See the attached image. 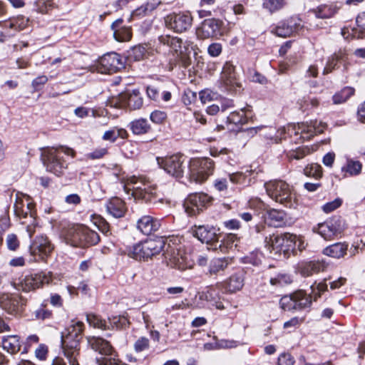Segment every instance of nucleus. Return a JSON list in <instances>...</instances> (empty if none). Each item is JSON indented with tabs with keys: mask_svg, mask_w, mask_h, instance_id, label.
I'll return each instance as SVG.
<instances>
[{
	"mask_svg": "<svg viewBox=\"0 0 365 365\" xmlns=\"http://www.w3.org/2000/svg\"><path fill=\"white\" fill-rule=\"evenodd\" d=\"M222 21L216 19L204 20L196 29L198 39L205 40L222 35Z\"/></svg>",
	"mask_w": 365,
	"mask_h": 365,
	"instance_id": "nucleus-17",
	"label": "nucleus"
},
{
	"mask_svg": "<svg viewBox=\"0 0 365 365\" xmlns=\"http://www.w3.org/2000/svg\"><path fill=\"white\" fill-rule=\"evenodd\" d=\"M34 5L36 11L41 14H46L55 8L53 0H36Z\"/></svg>",
	"mask_w": 365,
	"mask_h": 365,
	"instance_id": "nucleus-47",
	"label": "nucleus"
},
{
	"mask_svg": "<svg viewBox=\"0 0 365 365\" xmlns=\"http://www.w3.org/2000/svg\"><path fill=\"white\" fill-rule=\"evenodd\" d=\"M124 68L123 57L117 53L103 55L91 68L92 71L101 73H115Z\"/></svg>",
	"mask_w": 365,
	"mask_h": 365,
	"instance_id": "nucleus-11",
	"label": "nucleus"
},
{
	"mask_svg": "<svg viewBox=\"0 0 365 365\" xmlns=\"http://www.w3.org/2000/svg\"><path fill=\"white\" fill-rule=\"evenodd\" d=\"M286 5L285 0H262L263 9L270 14H274L282 9Z\"/></svg>",
	"mask_w": 365,
	"mask_h": 365,
	"instance_id": "nucleus-45",
	"label": "nucleus"
},
{
	"mask_svg": "<svg viewBox=\"0 0 365 365\" xmlns=\"http://www.w3.org/2000/svg\"><path fill=\"white\" fill-rule=\"evenodd\" d=\"M362 165L359 161L347 159L346 163L341 168L342 178L358 175L361 172Z\"/></svg>",
	"mask_w": 365,
	"mask_h": 365,
	"instance_id": "nucleus-36",
	"label": "nucleus"
},
{
	"mask_svg": "<svg viewBox=\"0 0 365 365\" xmlns=\"http://www.w3.org/2000/svg\"><path fill=\"white\" fill-rule=\"evenodd\" d=\"M106 207L108 214L115 218L122 217L126 211L124 202L117 197L110 199L106 203Z\"/></svg>",
	"mask_w": 365,
	"mask_h": 365,
	"instance_id": "nucleus-29",
	"label": "nucleus"
},
{
	"mask_svg": "<svg viewBox=\"0 0 365 365\" xmlns=\"http://www.w3.org/2000/svg\"><path fill=\"white\" fill-rule=\"evenodd\" d=\"M220 88L227 92L236 91L240 87L235 72V66L230 62H226L221 73Z\"/></svg>",
	"mask_w": 365,
	"mask_h": 365,
	"instance_id": "nucleus-22",
	"label": "nucleus"
},
{
	"mask_svg": "<svg viewBox=\"0 0 365 365\" xmlns=\"http://www.w3.org/2000/svg\"><path fill=\"white\" fill-rule=\"evenodd\" d=\"M123 97L124 93H120L118 96L112 97L108 101L107 105L112 108H124L125 103Z\"/></svg>",
	"mask_w": 365,
	"mask_h": 365,
	"instance_id": "nucleus-56",
	"label": "nucleus"
},
{
	"mask_svg": "<svg viewBox=\"0 0 365 365\" xmlns=\"http://www.w3.org/2000/svg\"><path fill=\"white\" fill-rule=\"evenodd\" d=\"M160 226L159 220L149 215L143 216L137 222V228L145 235L157 231Z\"/></svg>",
	"mask_w": 365,
	"mask_h": 365,
	"instance_id": "nucleus-27",
	"label": "nucleus"
},
{
	"mask_svg": "<svg viewBox=\"0 0 365 365\" xmlns=\"http://www.w3.org/2000/svg\"><path fill=\"white\" fill-rule=\"evenodd\" d=\"M214 162L208 158H192L189 163V178L190 181L202 183L213 174Z\"/></svg>",
	"mask_w": 365,
	"mask_h": 365,
	"instance_id": "nucleus-7",
	"label": "nucleus"
},
{
	"mask_svg": "<svg viewBox=\"0 0 365 365\" xmlns=\"http://www.w3.org/2000/svg\"><path fill=\"white\" fill-rule=\"evenodd\" d=\"M26 300L16 294H3L0 297V306L10 314L17 315L23 312Z\"/></svg>",
	"mask_w": 365,
	"mask_h": 365,
	"instance_id": "nucleus-20",
	"label": "nucleus"
},
{
	"mask_svg": "<svg viewBox=\"0 0 365 365\" xmlns=\"http://www.w3.org/2000/svg\"><path fill=\"white\" fill-rule=\"evenodd\" d=\"M294 293L289 296H284L279 301L280 307L284 310L296 309Z\"/></svg>",
	"mask_w": 365,
	"mask_h": 365,
	"instance_id": "nucleus-53",
	"label": "nucleus"
},
{
	"mask_svg": "<svg viewBox=\"0 0 365 365\" xmlns=\"http://www.w3.org/2000/svg\"><path fill=\"white\" fill-rule=\"evenodd\" d=\"M125 108L132 110L139 109L143 106V98L137 90L127 91L124 93Z\"/></svg>",
	"mask_w": 365,
	"mask_h": 365,
	"instance_id": "nucleus-33",
	"label": "nucleus"
},
{
	"mask_svg": "<svg viewBox=\"0 0 365 365\" xmlns=\"http://www.w3.org/2000/svg\"><path fill=\"white\" fill-rule=\"evenodd\" d=\"M109 327L122 329L125 328L128 324V319L124 316L112 317L108 318Z\"/></svg>",
	"mask_w": 365,
	"mask_h": 365,
	"instance_id": "nucleus-52",
	"label": "nucleus"
},
{
	"mask_svg": "<svg viewBox=\"0 0 365 365\" xmlns=\"http://www.w3.org/2000/svg\"><path fill=\"white\" fill-rule=\"evenodd\" d=\"M159 41L163 45L169 46L179 56H181L185 66L190 64L189 59L185 58L183 56V51L182 49V41L180 38L170 35H162L159 37Z\"/></svg>",
	"mask_w": 365,
	"mask_h": 365,
	"instance_id": "nucleus-25",
	"label": "nucleus"
},
{
	"mask_svg": "<svg viewBox=\"0 0 365 365\" xmlns=\"http://www.w3.org/2000/svg\"><path fill=\"white\" fill-rule=\"evenodd\" d=\"M29 19L24 16L12 17L4 21H0V26L4 29L17 32L24 30L29 26Z\"/></svg>",
	"mask_w": 365,
	"mask_h": 365,
	"instance_id": "nucleus-26",
	"label": "nucleus"
},
{
	"mask_svg": "<svg viewBox=\"0 0 365 365\" xmlns=\"http://www.w3.org/2000/svg\"><path fill=\"white\" fill-rule=\"evenodd\" d=\"M304 173L308 177H313L315 179H319L322 176V169L321 165L319 164L312 163L304 168Z\"/></svg>",
	"mask_w": 365,
	"mask_h": 365,
	"instance_id": "nucleus-48",
	"label": "nucleus"
},
{
	"mask_svg": "<svg viewBox=\"0 0 365 365\" xmlns=\"http://www.w3.org/2000/svg\"><path fill=\"white\" fill-rule=\"evenodd\" d=\"M66 242L73 247H86L97 244L100 237L97 232L83 225L69 228L66 235Z\"/></svg>",
	"mask_w": 365,
	"mask_h": 365,
	"instance_id": "nucleus-5",
	"label": "nucleus"
},
{
	"mask_svg": "<svg viewBox=\"0 0 365 365\" xmlns=\"http://www.w3.org/2000/svg\"><path fill=\"white\" fill-rule=\"evenodd\" d=\"M211 200L212 198L203 192L191 194L184 202L185 211L190 216H195L205 208Z\"/></svg>",
	"mask_w": 365,
	"mask_h": 365,
	"instance_id": "nucleus-15",
	"label": "nucleus"
},
{
	"mask_svg": "<svg viewBox=\"0 0 365 365\" xmlns=\"http://www.w3.org/2000/svg\"><path fill=\"white\" fill-rule=\"evenodd\" d=\"M219 230L214 227L205 225H194L191 227L192 235L202 243L210 246L209 249L217 250L218 240L220 238Z\"/></svg>",
	"mask_w": 365,
	"mask_h": 365,
	"instance_id": "nucleus-12",
	"label": "nucleus"
},
{
	"mask_svg": "<svg viewBox=\"0 0 365 365\" xmlns=\"http://www.w3.org/2000/svg\"><path fill=\"white\" fill-rule=\"evenodd\" d=\"M149 347V340L145 337H141L138 339L135 344L134 349L136 351L140 352L147 349Z\"/></svg>",
	"mask_w": 365,
	"mask_h": 365,
	"instance_id": "nucleus-64",
	"label": "nucleus"
},
{
	"mask_svg": "<svg viewBox=\"0 0 365 365\" xmlns=\"http://www.w3.org/2000/svg\"><path fill=\"white\" fill-rule=\"evenodd\" d=\"M35 357L40 361L46 360L48 355V347L44 344H40L34 351Z\"/></svg>",
	"mask_w": 365,
	"mask_h": 365,
	"instance_id": "nucleus-58",
	"label": "nucleus"
},
{
	"mask_svg": "<svg viewBox=\"0 0 365 365\" xmlns=\"http://www.w3.org/2000/svg\"><path fill=\"white\" fill-rule=\"evenodd\" d=\"M130 129L134 134L141 135L148 133L150 126L145 119H138L130 123Z\"/></svg>",
	"mask_w": 365,
	"mask_h": 365,
	"instance_id": "nucleus-43",
	"label": "nucleus"
},
{
	"mask_svg": "<svg viewBox=\"0 0 365 365\" xmlns=\"http://www.w3.org/2000/svg\"><path fill=\"white\" fill-rule=\"evenodd\" d=\"M158 165L168 174L175 178H180L184 173L185 159L182 155H174L165 158H157Z\"/></svg>",
	"mask_w": 365,
	"mask_h": 365,
	"instance_id": "nucleus-18",
	"label": "nucleus"
},
{
	"mask_svg": "<svg viewBox=\"0 0 365 365\" xmlns=\"http://www.w3.org/2000/svg\"><path fill=\"white\" fill-rule=\"evenodd\" d=\"M326 128V123L316 120H312L309 123L289 124L287 128H284L282 130L287 132L290 136L299 135L301 138L309 140L314 135L322 133Z\"/></svg>",
	"mask_w": 365,
	"mask_h": 365,
	"instance_id": "nucleus-8",
	"label": "nucleus"
},
{
	"mask_svg": "<svg viewBox=\"0 0 365 365\" xmlns=\"http://www.w3.org/2000/svg\"><path fill=\"white\" fill-rule=\"evenodd\" d=\"M222 47L220 43H212L207 48V53L212 57H217L222 53Z\"/></svg>",
	"mask_w": 365,
	"mask_h": 365,
	"instance_id": "nucleus-63",
	"label": "nucleus"
},
{
	"mask_svg": "<svg viewBox=\"0 0 365 365\" xmlns=\"http://www.w3.org/2000/svg\"><path fill=\"white\" fill-rule=\"evenodd\" d=\"M123 20L119 19L111 25V29L113 31V36L115 39L119 42L128 41L132 36V33L129 27L120 26Z\"/></svg>",
	"mask_w": 365,
	"mask_h": 365,
	"instance_id": "nucleus-30",
	"label": "nucleus"
},
{
	"mask_svg": "<svg viewBox=\"0 0 365 365\" xmlns=\"http://www.w3.org/2000/svg\"><path fill=\"white\" fill-rule=\"evenodd\" d=\"M265 222L272 227H281L284 223V213L277 210H269L265 217Z\"/></svg>",
	"mask_w": 365,
	"mask_h": 365,
	"instance_id": "nucleus-38",
	"label": "nucleus"
},
{
	"mask_svg": "<svg viewBox=\"0 0 365 365\" xmlns=\"http://www.w3.org/2000/svg\"><path fill=\"white\" fill-rule=\"evenodd\" d=\"M149 185V180L144 176H132L127 180V182L124 185L125 190L132 191V195L137 199L138 197H145V194L143 191V187Z\"/></svg>",
	"mask_w": 365,
	"mask_h": 365,
	"instance_id": "nucleus-24",
	"label": "nucleus"
},
{
	"mask_svg": "<svg viewBox=\"0 0 365 365\" xmlns=\"http://www.w3.org/2000/svg\"><path fill=\"white\" fill-rule=\"evenodd\" d=\"M237 237L235 235L230 234L227 235L223 240L220 241V242L218 241L217 250L219 249L222 253L227 252L228 249L232 247Z\"/></svg>",
	"mask_w": 365,
	"mask_h": 365,
	"instance_id": "nucleus-50",
	"label": "nucleus"
},
{
	"mask_svg": "<svg viewBox=\"0 0 365 365\" xmlns=\"http://www.w3.org/2000/svg\"><path fill=\"white\" fill-rule=\"evenodd\" d=\"M215 339V347L220 349H231L236 347L237 346V341H232V340H226V339H221V340H217Z\"/></svg>",
	"mask_w": 365,
	"mask_h": 365,
	"instance_id": "nucleus-61",
	"label": "nucleus"
},
{
	"mask_svg": "<svg viewBox=\"0 0 365 365\" xmlns=\"http://www.w3.org/2000/svg\"><path fill=\"white\" fill-rule=\"evenodd\" d=\"M165 247V242L163 237L148 239L135 245L128 255L136 260H146L158 255Z\"/></svg>",
	"mask_w": 365,
	"mask_h": 365,
	"instance_id": "nucleus-6",
	"label": "nucleus"
},
{
	"mask_svg": "<svg viewBox=\"0 0 365 365\" xmlns=\"http://www.w3.org/2000/svg\"><path fill=\"white\" fill-rule=\"evenodd\" d=\"M167 115L165 112L160 110H155L150 114V120L157 124H160L165 121Z\"/></svg>",
	"mask_w": 365,
	"mask_h": 365,
	"instance_id": "nucleus-62",
	"label": "nucleus"
},
{
	"mask_svg": "<svg viewBox=\"0 0 365 365\" xmlns=\"http://www.w3.org/2000/svg\"><path fill=\"white\" fill-rule=\"evenodd\" d=\"M345 56V53L342 51H339L338 52L334 53L329 58L324 68L323 73L327 74L334 70L336 68L338 62L344 61Z\"/></svg>",
	"mask_w": 365,
	"mask_h": 365,
	"instance_id": "nucleus-40",
	"label": "nucleus"
},
{
	"mask_svg": "<svg viewBox=\"0 0 365 365\" xmlns=\"http://www.w3.org/2000/svg\"><path fill=\"white\" fill-rule=\"evenodd\" d=\"M75 153L73 149L68 147L48 148L42 152V160L48 172L60 175L67 166L63 155L73 158Z\"/></svg>",
	"mask_w": 365,
	"mask_h": 365,
	"instance_id": "nucleus-2",
	"label": "nucleus"
},
{
	"mask_svg": "<svg viewBox=\"0 0 365 365\" xmlns=\"http://www.w3.org/2000/svg\"><path fill=\"white\" fill-rule=\"evenodd\" d=\"M244 285V273L240 272L232 274L227 283V289L230 292H235L240 290Z\"/></svg>",
	"mask_w": 365,
	"mask_h": 365,
	"instance_id": "nucleus-39",
	"label": "nucleus"
},
{
	"mask_svg": "<svg viewBox=\"0 0 365 365\" xmlns=\"http://www.w3.org/2000/svg\"><path fill=\"white\" fill-rule=\"evenodd\" d=\"M87 341L88 346L102 356L96 359L98 365H123L108 341L99 336H88Z\"/></svg>",
	"mask_w": 365,
	"mask_h": 365,
	"instance_id": "nucleus-4",
	"label": "nucleus"
},
{
	"mask_svg": "<svg viewBox=\"0 0 365 365\" xmlns=\"http://www.w3.org/2000/svg\"><path fill=\"white\" fill-rule=\"evenodd\" d=\"M247 175L242 172L229 174V179L233 184L244 185L246 183Z\"/></svg>",
	"mask_w": 365,
	"mask_h": 365,
	"instance_id": "nucleus-59",
	"label": "nucleus"
},
{
	"mask_svg": "<svg viewBox=\"0 0 365 365\" xmlns=\"http://www.w3.org/2000/svg\"><path fill=\"white\" fill-rule=\"evenodd\" d=\"M160 1L158 0H151L148 1L145 5L141 6L140 8L137 9L133 11V15L138 16L142 14H146L148 12L154 10L159 4Z\"/></svg>",
	"mask_w": 365,
	"mask_h": 365,
	"instance_id": "nucleus-51",
	"label": "nucleus"
},
{
	"mask_svg": "<svg viewBox=\"0 0 365 365\" xmlns=\"http://www.w3.org/2000/svg\"><path fill=\"white\" fill-rule=\"evenodd\" d=\"M143 191L145 192V197H138L137 199L144 200L145 201L151 202L156 195V186L151 181L149 180V185L143 187Z\"/></svg>",
	"mask_w": 365,
	"mask_h": 365,
	"instance_id": "nucleus-54",
	"label": "nucleus"
},
{
	"mask_svg": "<svg viewBox=\"0 0 365 365\" xmlns=\"http://www.w3.org/2000/svg\"><path fill=\"white\" fill-rule=\"evenodd\" d=\"M163 255L168 265L179 269H184L186 267V257L181 246L174 244L165 245Z\"/></svg>",
	"mask_w": 365,
	"mask_h": 365,
	"instance_id": "nucleus-19",
	"label": "nucleus"
},
{
	"mask_svg": "<svg viewBox=\"0 0 365 365\" xmlns=\"http://www.w3.org/2000/svg\"><path fill=\"white\" fill-rule=\"evenodd\" d=\"M340 7L341 5H338L337 3H332L331 4H322L317 8L313 9L312 11L317 18L329 19L334 16V15L338 12Z\"/></svg>",
	"mask_w": 365,
	"mask_h": 365,
	"instance_id": "nucleus-31",
	"label": "nucleus"
},
{
	"mask_svg": "<svg viewBox=\"0 0 365 365\" xmlns=\"http://www.w3.org/2000/svg\"><path fill=\"white\" fill-rule=\"evenodd\" d=\"M291 282L290 277L287 274H278L270 279V283L273 286L282 287Z\"/></svg>",
	"mask_w": 365,
	"mask_h": 365,
	"instance_id": "nucleus-57",
	"label": "nucleus"
},
{
	"mask_svg": "<svg viewBox=\"0 0 365 365\" xmlns=\"http://www.w3.org/2000/svg\"><path fill=\"white\" fill-rule=\"evenodd\" d=\"M53 249L51 241L43 235L36 236L29 246L30 254L35 261H46Z\"/></svg>",
	"mask_w": 365,
	"mask_h": 365,
	"instance_id": "nucleus-13",
	"label": "nucleus"
},
{
	"mask_svg": "<svg viewBox=\"0 0 365 365\" xmlns=\"http://www.w3.org/2000/svg\"><path fill=\"white\" fill-rule=\"evenodd\" d=\"M325 265L319 261L309 262L302 264L299 267V272L304 277H309L314 273L323 271Z\"/></svg>",
	"mask_w": 365,
	"mask_h": 365,
	"instance_id": "nucleus-37",
	"label": "nucleus"
},
{
	"mask_svg": "<svg viewBox=\"0 0 365 365\" xmlns=\"http://www.w3.org/2000/svg\"><path fill=\"white\" fill-rule=\"evenodd\" d=\"M354 93V88L352 87H345L333 96V103L336 105L345 103Z\"/></svg>",
	"mask_w": 365,
	"mask_h": 365,
	"instance_id": "nucleus-44",
	"label": "nucleus"
},
{
	"mask_svg": "<svg viewBox=\"0 0 365 365\" xmlns=\"http://www.w3.org/2000/svg\"><path fill=\"white\" fill-rule=\"evenodd\" d=\"M192 18L188 13L171 14L166 16V26L175 32L187 31L192 25Z\"/></svg>",
	"mask_w": 365,
	"mask_h": 365,
	"instance_id": "nucleus-21",
	"label": "nucleus"
},
{
	"mask_svg": "<svg viewBox=\"0 0 365 365\" xmlns=\"http://www.w3.org/2000/svg\"><path fill=\"white\" fill-rule=\"evenodd\" d=\"M230 257H215L209 263L207 274L217 275L224 272L229 264L232 263Z\"/></svg>",
	"mask_w": 365,
	"mask_h": 365,
	"instance_id": "nucleus-28",
	"label": "nucleus"
},
{
	"mask_svg": "<svg viewBox=\"0 0 365 365\" xmlns=\"http://www.w3.org/2000/svg\"><path fill=\"white\" fill-rule=\"evenodd\" d=\"M153 53V50L148 45H138L132 49V56L136 61L148 58Z\"/></svg>",
	"mask_w": 365,
	"mask_h": 365,
	"instance_id": "nucleus-42",
	"label": "nucleus"
},
{
	"mask_svg": "<svg viewBox=\"0 0 365 365\" xmlns=\"http://www.w3.org/2000/svg\"><path fill=\"white\" fill-rule=\"evenodd\" d=\"M2 347L10 354H16L20 351L21 344L17 335H8L2 338Z\"/></svg>",
	"mask_w": 365,
	"mask_h": 365,
	"instance_id": "nucleus-34",
	"label": "nucleus"
},
{
	"mask_svg": "<svg viewBox=\"0 0 365 365\" xmlns=\"http://www.w3.org/2000/svg\"><path fill=\"white\" fill-rule=\"evenodd\" d=\"M328 290L327 279L311 286V292L308 294L303 290H299L294 292V299L296 301V309H305L309 307L312 300H317L322 293Z\"/></svg>",
	"mask_w": 365,
	"mask_h": 365,
	"instance_id": "nucleus-10",
	"label": "nucleus"
},
{
	"mask_svg": "<svg viewBox=\"0 0 365 365\" xmlns=\"http://www.w3.org/2000/svg\"><path fill=\"white\" fill-rule=\"evenodd\" d=\"M127 136L128 133L125 129L115 127L109 130H106L103 133L102 138L104 140H108L113 143L118 138L125 139L127 138Z\"/></svg>",
	"mask_w": 365,
	"mask_h": 365,
	"instance_id": "nucleus-41",
	"label": "nucleus"
},
{
	"mask_svg": "<svg viewBox=\"0 0 365 365\" xmlns=\"http://www.w3.org/2000/svg\"><path fill=\"white\" fill-rule=\"evenodd\" d=\"M54 279L51 272L43 271L39 273L26 275L20 279L17 283V289L24 292H30L49 284Z\"/></svg>",
	"mask_w": 365,
	"mask_h": 365,
	"instance_id": "nucleus-9",
	"label": "nucleus"
},
{
	"mask_svg": "<svg viewBox=\"0 0 365 365\" xmlns=\"http://www.w3.org/2000/svg\"><path fill=\"white\" fill-rule=\"evenodd\" d=\"M311 153V149L308 147H299L295 150L289 151L287 154L289 160H300Z\"/></svg>",
	"mask_w": 365,
	"mask_h": 365,
	"instance_id": "nucleus-49",
	"label": "nucleus"
},
{
	"mask_svg": "<svg viewBox=\"0 0 365 365\" xmlns=\"http://www.w3.org/2000/svg\"><path fill=\"white\" fill-rule=\"evenodd\" d=\"M84 324L81 322H72L61 335V346L64 356L68 360L69 365H79L78 357L80 354V341Z\"/></svg>",
	"mask_w": 365,
	"mask_h": 365,
	"instance_id": "nucleus-1",
	"label": "nucleus"
},
{
	"mask_svg": "<svg viewBox=\"0 0 365 365\" xmlns=\"http://www.w3.org/2000/svg\"><path fill=\"white\" fill-rule=\"evenodd\" d=\"M267 195L274 200L288 207L297 205V195L292 186L284 180H270L264 184Z\"/></svg>",
	"mask_w": 365,
	"mask_h": 365,
	"instance_id": "nucleus-3",
	"label": "nucleus"
},
{
	"mask_svg": "<svg viewBox=\"0 0 365 365\" xmlns=\"http://www.w3.org/2000/svg\"><path fill=\"white\" fill-rule=\"evenodd\" d=\"M343 230L341 221L339 219L331 220L324 223H320L313 228L314 232L320 235L324 240H329Z\"/></svg>",
	"mask_w": 365,
	"mask_h": 365,
	"instance_id": "nucleus-23",
	"label": "nucleus"
},
{
	"mask_svg": "<svg viewBox=\"0 0 365 365\" xmlns=\"http://www.w3.org/2000/svg\"><path fill=\"white\" fill-rule=\"evenodd\" d=\"M227 120L234 124L245 123L246 122V118L245 116V111L241 109L240 111L232 112L227 117Z\"/></svg>",
	"mask_w": 365,
	"mask_h": 365,
	"instance_id": "nucleus-55",
	"label": "nucleus"
},
{
	"mask_svg": "<svg viewBox=\"0 0 365 365\" xmlns=\"http://www.w3.org/2000/svg\"><path fill=\"white\" fill-rule=\"evenodd\" d=\"M34 207V205L32 202L27 200L25 203L21 199H17L14 206L15 215L21 220V224H26L27 222L26 221L22 220L23 219L29 218L31 224L26 226V231L30 237L35 232L34 212L32 210Z\"/></svg>",
	"mask_w": 365,
	"mask_h": 365,
	"instance_id": "nucleus-16",
	"label": "nucleus"
},
{
	"mask_svg": "<svg viewBox=\"0 0 365 365\" xmlns=\"http://www.w3.org/2000/svg\"><path fill=\"white\" fill-rule=\"evenodd\" d=\"M301 29H302V26L297 23H293L292 21L289 23L282 22L273 29L272 32L278 36L286 38L294 33L299 32Z\"/></svg>",
	"mask_w": 365,
	"mask_h": 365,
	"instance_id": "nucleus-32",
	"label": "nucleus"
},
{
	"mask_svg": "<svg viewBox=\"0 0 365 365\" xmlns=\"http://www.w3.org/2000/svg\"><path fill=\"white\" fill-rule=\"evenodd\" d=\"M86 320L89 325L94 328L101 329L102 330L110 329L109 326L107 325L106 322L97 315L88 314L86 315Z\"/></svg>",
	"mask_w": 365,
	"mask_h": 365,
	"instance_id": "nucleus-46",
	"label": "nucleus"
},
{
	"mask_svg": "<svg viewBox=\"0 0 365 365\" xmlns=\"http://www.w3.org/2000/svg\"><path fill=\"white\" fill-rule=\"evenodd\" d=\"M295 237L289 233L282 235H272L265 238L266 247L270 252L274 251L276 253L288 252L293 247Z\"/></svg>",
	"mask_w": 365,
	"mask_h": 365,
	"instance_id": "nucleus-14",
	"label": "nucleus"
},
{
	"mask_svg": "<svg viewBox=\"0 0 365 365\" xmlns=\"http://www.w3.org/2000/svg\"><path fill=\"white\" fill-rule=\"evenodd\" d=\"M218 294L216 291L213 289H210L207 292H202L200 294V299L202 300H205L211 303V304L216 301V299L218 297Z\"/></svg>",
	"mask_w": 365,
	"mask_h": 365,
	"instance_id": "nucleus-60",
	"label": "nucleus"
},
{
	"mask_svg": "<svg viewBox=\"0 0 365 365\" xmlns=\"http://www.w3.org/2000/svg\"><path fill=\"white\" fill-rule=\"evenodd\" d=\"M347 250L348 244L345 242H337L324 248L323 253L333 258H340L346 254Z\"/></svg>",
	"mask_w": 365,
	"mask_h": 365,
	"instance_id": "nucleus-35",
	"label": "nucleus"
}]
</instances>
